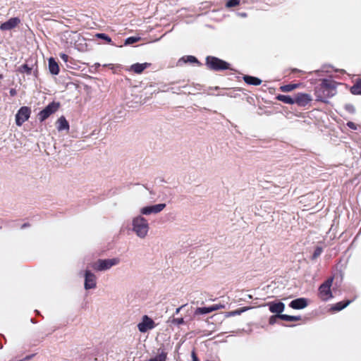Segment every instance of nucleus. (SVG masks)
<instances>
[{
  "label": "nucleus",
  "instance_id": "f257e3e1",
  "mask_svg": "<svg viewBox=\"0 0 361 361\" xmlns=\"http://www.w3.org/2000/svg\"><path fill=\"white\" fill-rule=\"evenodd\" d=\"M206 65L209 69L215 71L231 69L228 63L215 56H207L206 58Z\"/></svg>",
  "mask_w": 361,
  "mask_h": 361
},
{
  "label": "nucleus",
  "instance_id": "f03ea898",
  "mask_svg": "<svg viewBox=\"0 0 361 361\" xmlns=\"http://www.w3.org/2000/svg\"><path fill=\"white\" fill-rule=\"evenodd\" d=\"M148 223L145 218L137 216L134 219L133 230L139 237L145 238L148 232Z\"/></svg>",
  "mask_w": 361,
  "mask_h": 361
},
{
  "label": "nucleus",
  "instance_id": "7ed1b4c3",
  "mask_svg": "<svg viewBox=\"0 0 361 361\" xmlns=\"http://www.w3.org/2000/svg\"><path fill=\"white\" fill-rule=\"evenodd\" d=\"M334 281V278L331 277L321 284L318 289L319 298L322 300H327L329 298H332V293L331 287Z\"/></svg>",
  "mask_w": 361,
  "mask_h": 361
},
{
  "label": "nucleus",
  "instance_id": "20e7f679",
  "mask_svg": "<svg viewBox=\"0 0 361 361\" xmlns=\"http://www.w3.org/2000/svg\"><path fill=\"white\" fill-rule=\"evenodd\" d=\"M59 107V103L52 102L49 104L43 110L38 114L39 120L42 122L46 120L49 116L56 112Z\"/></svg>",
  "mask_w": 361,
  "mask_h": 361
},
{
  "label": "nucleus",
  "instance_id": "39448f33",
  "mask_svg": "<svg viewBox=\"0 0 361 361\" xmlns=\"http://www.w3.org/2000/svg\"><path fill=\"white\" fill-rule=\"evenodd\" d=\"M119 263V259L117 258L111 259H99L93 266V269L97 271H103L109 269L110 267Z\"/></svg>",
  "mask_w": 361,
  "mask_h": 361
},
{
  "label": "nucleus",
  "instance_id": "423d86ee",
  "mask_svg": "<svg viewBox=\"0 0 361 361\" xmlns=\"http://www.w3.org/2000/svg\"><path fill=\"white\" fill-rule=\"evenodd\" d=\"M30 109L27 106H22L16 115V123L21 126L23 123L28 120L30 115Z\"/></svg>",
  "mask_w": 361,
  "mask_h": 361
},
{
  "label": "nucleus",
  "instance_id": "0eeeda50",
  "mask_svg": "<svg viewBox=\"0 0 361 361\" xmlns=\"http://www.w3.org/2000/svg\"><path fill=\"white\" fill-rule=\"evenodd\" d=\"M156 324L154 321L150 317L145 315L142 317V322L137 325V328L141 333H145L148 330L153 329Z\"/></svg>",
  "mask_w": 361,
  "mask_h": 361
},
{
  "label": "nucleus",
  "instance_id": "6e6552de",
  "mask_svg": "<svg viewBox=\"0 0 361 361\" xmlns=\"http://www.w3.org/2000/svg\"><path fill=\"white\" fill-rule=\"evenodd\" d=\"M322 86V89H328L330 92L325 93L326 97H333L336 93V82L332 80L324 79L322 83L319 85Z\"/></svg>",
  "mask_w": 361,
  "mask_h": 361
},
{
  "label": "nucleus",
  "instance_id": "1a4fd4ad",
  "mask_svg": "<svg viewBox=\"0 0 361 361\" xmlns=\"http://www.w3.org/2000/svg\"><path fill=\"white\" fill-rule=\"evenodd\" d=\"M312 101V97L309 94L298 93L294 97V104L300 106H305Z\"/></svg>",
  "mask_w": 361,
  "mask_h": 361
},
{
  "label": "nucleus",
  "instance_id": "9d476101",
  "mask_svg": "<svg viewBox=\"0 0 361 361\" xmlns=\"http://www.w3.org/2000/svg\"><path fill=\"white\" fill-rule=\"evenodd\" d=\"M224 306L221 304H214L210 307H197L195 310V315H202V314H209L212 312L222 309V308H224Z\"/></svg>",
  "mask_w": 361,
  "mask_h": 361
},
{
  "label": "nucleus",
  "instance_id": "9b49d317",
  "mask_svg": "<svg viewBox=\"0 0 361 361\" xmlns=\"http://www.w3.org/2000/svg\"><path fill=\"white\" fill-rule=\"evenodd\" d=\"M20 23L19 18H11L7 21L3 23L0 25V30L2 31L11 30L17 27Z\"/></svg>",
  "mask_w": 361,
  "mask_h": 361
},
{
  "label": "nucleus",
  "instance_id": "f8f14e48",
  "mask_svg": "<svg viewBox=\"0 0 361 361\" xmlns=\"http://www.w3.org/2000/svg\"><path fill=\"white\" fill-rule=\"evenodd\" d=\"M97 278L94 274L90 271H86L85 274V288L86 290L94 288L97 286Z\"/></svg>",
  "mask_w": 361,
  "mask_h": 361
},
{
  "label": "nucleus",
  "instance_id": "ddd939ff",
  "mask_svg": "<svg viewBox=\"0 0 361 361\" xmlns=\"http://www.w3.org/2000/svg\"><path fill=\"white\" fill-rule=\"evenodd\" d=\"M166 207L165 204H154L153 206L144 207L141 209L142 214L148 215L152 213H159Z\"/></svg>",
  "mask_w": 361,
  "mask_h": 361
},
{
  "label": "nucleus",
  "instance_id": "4468645a",
  "mask_svg": "<svg viewBox=\"0 0 361 361\" xmlns=\"http://www.w3.org/2000/svg\"><path fill=\"white\" fill-rule=\"evenodd\" d=\"M267 305L269 306V310L271 313H275L276 314H281V313L284 310L285 305L282 302H269L267 303Z\"/></svg>",
  "mask_w": 361,
  "mask_h": 361
},
{
  "label": "nucleus",
  "instance_id": "2eb2a0df",
  "mask_svg": "<svg viewBox=\"0 0 361 361\" xmlns=\"http://www.w3.org/2000/svg\"><path fill=\"white\" fill-rule=\"evenodd\" d=\"M307 306V299L304 298H299L292 300L290 303V307L295 310H300Z\"/></svg>",
  "mask_w": 361,
  "mask_h": 361
},
{
  "label": "nucleus",
  "instance_id": "dca6fc26",
  "mask_svg": "<svg viewBox=\"0 0 361 361\" xmlns=\"http://www.w3.org/2000/svg\"><path fill=\"white\" fill-rule=\"evenodd\" d=\"M330 92L328 89L324 88L322 89V86L319 85L317 87L315 90V94L317 97V100L321 101V102H326L327 99L330 98L331 97H326L325 93H329Z\"/></svg>",
  "mask_w": 361,
  "mask_h": 361
},
{
  "label": "nucleus",
  "instance_id": "f3484780",
  "mask_svg": "<svg viewBox=\"0 0 361 361\" xmlns=\"http://www.w3.org/2000/svg\"><path fill=\"white\" fill-rule=\"evenodd\" d=\"M149 63H136L130 66L129 71H133L137 74H140L143 71L150 66Z\"/></svg>",
  "mask_w": 361,
  "mask_h": 361
},
{
  "label": "nucleus",
  "instance_id": "a211bd4d",
  "mask_svg": "<svg viewBox=\"0 0 361 361\" xmlns=\"http://www.w3.org/2000/svg\"><path fill=\"white\" fill-rule=\"evenodd\" d=\"M49 70L52 75H56L59 73V65L53 58L49 59Z\"/></svg>",
  "mask_w": 361,
  "mask_h": 361
},
{
  "label": "nucleus",
  "instance_id": "6ab92c4d",
  "mask_svg": "<svg viewBox=\"0 0 361 361\" xmlns=\"http://www.w3.org/2000/svg\"><path fill=\"white\" fill-rule=\"evenodd\" d=\"M243 80L248 85H259L262 83V80L258 78L250 76V75H245L243 76Z\"/></svg>",
  "mask_w": 361,
  "mask_h": 361
},
{
  "label": "nucleus",
  "instance_id": "aec40b11",
  "mask_svg": "<svg viewBox=\"0 0 361 361\" xmlns=\"http://www.w3.org/2000/svg\"><path fill=\"white\" fill-rule=\"evenodd\" d=\"M57 129L59 131L68 130L69 124L64 116H61L57 121Z\"/></svg>",
  "mask_w": 361,
  "mask_h": 361
},
{
  "label": "nucleus",
  "instance_id": "412c9836",
  "mask_svg": "<svg viewBox=\"0 0 361 361\" xmlns=\"http://www.w3.org/2000/svg\"><path fill=\"white\" fill-rule=\"evenodd\" d=\"M350 302V300H343L336 303L333 307L332 310L334 311H341L348 306Z\"/></svg>",
  "mask_w": 361,
  "mask_h": 361
},
{
  "label": "nucleus",
  "instance_id": "4be33fe9",
  "mask_svg": "<svg viewBox=\"0 0 361 361\" xmlns=\"http://www.w3.org/2000/svg\"><path fill=\"white\" fill-rule=\"evenodd\" d=\"M277 99L283 102L285 104H294V97H291L289 95L279 94L277 96Z\"/></svg>",
  "mask_w": 361,
  "mask_h": 361
},
{
  "label": "nucleus",
  "instance_id": "5701e85b",
  "mask_svg": "<svg viewBox=\"0 0 361 361\" xmlns=\"http://www.w3.org/2000/svg\"><path fill=\"white\" fill-rule=\"evenodd\" d=\"M196 63L197 64L200 63V62L198 61V60L197 59V58H195V56H183L182 57L181 59H180L178 60V63L180 64V63Z\"/></svg>",
  "mask_w": 361,
  "mask_h": 361
},
{
  "label": "nucleus",
  "instance_id": "b1692460",
  "mask_svg": "<svg viewBox=\"0 0 361 361\" xmlns=\"http://www.w3.org/2000/svg\"><path fill=\"white\" fill-rule=\"evenodd\" d=\"M279 319H281L285 320V321L295 322V321L300 320L301 317H300V316H289L287 314H280L279 316Z\"/></svg>",
  "mask_w": 361,
  "mask_h": 361
},
{
  "label": "nucleus",
  "instance_id": "393cba45",
  "mask_svg": "<svg viewBox=\"0 0 361 361\" xmlns=\"http://www.w3.org/2000/svg\"><path fill=\"white\" fill-rule=\"evenodd\" d=\"M350 92L353 94H361V80L351 87Z\"/></svg>",
  "mask_w": 361,
  "mask_h": 361
},
{
  "label": "nucleus",
  "instance_id": "a878e982",
  "mask_svg": "<svg viewBox=\"0 0 361 361\" xmlns=\"http://www.w3.org/2000/svg\"><path fill=\"white\" fill-rule=\"evenodd\" d=\"M167 354L164 351H161L159 354L154 357L149 358L147 361H166V360Z\"/></svg>",
  "mask_w": 361,
  "mask_h": 361
},
{
  "label": "nucleus",
  "instance_id": "bb28decb",
  "mask_svg": "<svg viewBox=\"0 0 361 361\" xmlns=\"http://www.w3.org/2000/svg\"><path fill=\"white\" fill-rule=\"evenodd\" d=\"M299 86L298 84H288L281 87V90L283 92H290Z\"/></svg>",
  "mask_w": 361,
  "mask_h": 361
},
{
  "label": "nucleus",
  "instance_id": "cd10ccee",
  "mask_svg": "<svg viewBox=\"0 0 361 361\" xmlns=\"http://www.w3.org/2000/svg\"><path fill=\"white\" fill-rule=\"evenodd\" d=\"M140 40V37H129L126 39L124 44L125 45L133 44L135 42H137Z\"/></svg>",
  "mask_w": 361,
  "mask_h": 361
},
{
  "label": "nucleus",
  "instance_id": "c85d7f7f",
  "mask_svg": "<svg viewBox=\"0 0 361 361\" xmlns=\"http://www.w3.org/2000/svg\"><path fill=\"white\" fill-rule=\"evenodd\" d=\"M96 37L99 39H104L106 42L111 43V39L104 33H98L96 35Z\"/></svg>",
  "mask_w": 361,
  "mask_h": 361
},
{
  "label": "nucleus",
  "instance_id": "c756f323",
  "mask_svg": "<svg viewBox=\"0 0 361 361\" xmlns=\"http://www.w3.org/2000/svg\"><path fill=\"white\" fill-rule=\"evenodd\" d=\"M20 71L22 73H26L27 74H31L32 73V68H30L27 64H23L20 68Z\"/></svg>",
  "mask_w": 361,
  "mask_h": 361
},
{
  "label": "nucleus",
  "instance_id": "7c9ffc66",
  "mask_svg": "<svg viewBox=\"0 0 361 361\" xmlns=\"http://www.w3.org/2000/svg\"><path fill=\"white\" fill-rule=\"evenodd\" d=\"M331 67L329 66H323L321 70H317L315 71V73H317V75L318 76H321V75H323L322 73H330V68Z\"/></svg>",
  "mask_w": 361,
  "mask_h": 361
},
{
  "label": "nucleus",
  "instance_id": "2f4dec72",
  "mask_svg": "<svg viewBox=\"0 0 361 361\" xmlns=\"http://www.w3.org/2000/svg\"><path fill=\"white\" fill-rule=\"evenodd\" d=\"M239 4H240L239 0H228L226 2V6L228 8H231V7H234V6L239 5Z\"/></svg>",
  "mask_w": 361,
  "mask_h": 361
},
{
  "label": "nucleus",
  "instance_id": "473e14b6",
  "mask_svg": "<svg viewBox=\"0 0 361 361\" xmlns=\"http://www.w3.org/2000/svg\"><path fill=\"white\" fill-rule=\"evenodd\" d=\"M172 323L176 325H181L185 323L183 317H173L172 319Z\"/></svg>",
  "mask_w": 361,
  "mask_h": 361
},
{
  "label": "nucleus",
  "instance_id": "72a5a7b5",
  "mask_svg": "<svg viewBox=\"0 0 361 361\" xmlns=\"http://www.w3.org/2000/svg\"><path fill=\"white\" fill-rule=\"evenodd\" d=\"M322 252V247H317L313 253V256H312L313 259L317 258L321 255Z\"/></svg>",
  "mask_w": 361,
  "mask_h": 361
},
{
  "label": "nucleus",
  "instance_id": "f704fd0d",
  "mask_svg": "<svg viewBox=\"0 0 361 361\" xmlns=\"http://www.w3.org/2000/svg\"><path fill=\"white\" fill-rule=\"evenodd\" d=\"M280 314H276V315H274V316H271L270 318H269V324L273 325L276 323V319L279 318Z\"/></svg>",
  "mask_w": 361,
  "mask_h": 361
},
{
  "label": "nucleus",
  "instance_id": "c9c22d12",
  "mask_svg": "<svg viewBox=\"0 0 361 361\" xmlns=\"http://www.w3.org/2000/svg\"><path fill=\"white\" fill-rule=\"evenodd\" d=\"M345 109L351 113H355V107L352 104H346Z\"/></svg>",
  "mask_w": 361,
  "mask_h": 361
},
{
  "label": "nucleus",
  "instance_id": "e433bc0d",
  "mask_svg": "<svg viewBox=\"0 0 361 361\" xmlns=\"http://www.w3.org/2000/svg\"><path fill=\"white\" fill-rule=\"evenodd\" d=\"M347 126L352 130H357V125L352 121H348Z\"/></svg>",
  "mask_w": 361,
  "mask_h": 361
},
{
  "label": "nucleus",
  "instance_id": "4c0bfd02",
  "mask_svg": "<svg viewBox=\"0 0 361 361\" xmlns=\"http://www.w3.org/2000/svg\"><path fill=\"white\" fill-rule=\"evenodd\" d=\"M60 57L64 62H67L68 60V56L66 54H61Z\"/></svg>",
  "mask_w": 361,
  "mask_h": 361
},
{
  "label": "nucleus",
  "instance_id": "58836bf2",
  "mask_svg": "<svg viewBox=\"0 0 361 361\" xmlns=\"http://www.w3.org/2000/svg\"><path fill=\"white\" fill-rule=\"evenodd\" d=\"M192 361H200L198 357L197 356V354L195 353V351H192Z\"/></svg>",
  "mask_w": 361,
  "mask_h": 361
},
{
  "label": "nucleus",
  "instance_id": "ea45409f",
  "mask_svg": "<svg viewBox=\"0 0 361 361\" xmlns=\"http://www.w3.org/2000/svg\"><path fill=\"white\" fill-rule=\"evenodd\" d=\"M9 94H10V95H11V97H14V96H16V95L17 92H16V90L15 89L12 88V89H11V90H10V91H9Z\"/></svg>",
  "mask_w": 361,
  "mask_h": 361
},
{
  "label": "nucleus",
  "instance_id": "a19ab883",
  "mask_svg": "<svg viewBox=\"0 0 361 361\" xmlns=\"http://www.w3.org/2000/svg\"><path fill=\"white\" fill-rule=\"evenodd\" d=\"M185 305H183L180 307H179L178 308H177L176 310V314H178L180 312V310L182 308H183Z\"/></svg>",
  "mask_w": 361,
  "mask_h": 361
},
{
  "label": "nucleus",
  "instance_id": "79ce46f5",
  "mask_svg": "<svg viewBox=\"0 0 361 361\" xmlns=\"http://www.w3.org/2000/svg\"><path fill=\"white\" fill-rule=\"evenodd\" d=\"M238 15L240 16V17H246L247 16L246 13H238Z\"/></svg>",
  "mask_w": 361,
  "mask_h": 361
},
{
  "label": "nucleus",
  "instance_id": "37998d69",
  "mask_svg": "<svg viewBox=\"0 0 361 361\" xmlns=\"http://www.w3.org/2000/svg\"><path fill=\"white\" fill-rule=\"evenodd\" d=\"M29 225L30 224L28 223H25L23 225H22V228H25L27 226H29Z\"/></svg>",
  "mask_w": 361,
  "mask_h": 361
},
{
  "label": "nucleus",
  "instance_id": "c03bdc74",
  "mask_svg": "<svg viewBox=\"0 0 361 361\" xmlns=\"http://www.w3.org/2000/svg\"><path fill=\"white\" fill-rule=\"evenodd\" d=\"M243 311V310H237V311L235 312V313H237V314H240V312H242Z\"/></svg>",
  "mask_w": 361,
  "mask_h": 361
},
{
  "label": "nucleus",
  "instance_id": "a18cd8bd",
  "mask_svg": "<svg viewBox=\"0 0 361 361\" xmlns=\"http://www.w3.org/2000/svg\"><path fill=\"white\" fill-rule=\"evenodd\" d=\"M3 78V75L0 74V79Z\"/></svg>",
  "mask_w": 361,
  "mask_h": 361
},
{
  "label": "nucleus",
  "instance_id": "49530a36",
  "mask_svg": "<svg viewBox=\"0 0 361 361\" xmlns=\"http://www.w3.org/2000/svg\"><path fill=\"white\" fill-rule=\"evenodd\" d=\"M206 361H209V360H206Z\"/></svg>",
  "mask_w": 361,
  "mask_h": 361
}]
</instances>
